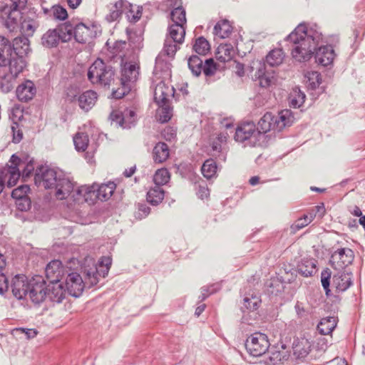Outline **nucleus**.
<instances>
[{
	"label": "nucleus",
	"mask_w": 365,
	"mask_h": 365,
	"mask_svg": "<svg viewBox=\"0 0 365 365\" xmlns=\"http://www.w3.org/2000/svg\"><path fill=\"white\" fill-rule=\"evenodd\" d=\"M331 276V272L329 268H326L321 273L322 285L325 291L327 296H329L331 292L329 289Z\"/></svg>",
	"instance_id": "53"
},
{
	"label": "nucleus",
	"mask_w": 365,
	"mask_h": 365,
	"mask_svg": "<svg viewBox=\"0 0 365 365\" xmlns=\"http://www.w3.org/2000/svg\"><path fill=\"white\" fill-rule=\"evenodd\" d=\"M35 184L45 189H55L56 196L66 199L73 190L72 182L61 173L48 166L38 167L34 177Z\"/></svg>",
	"instance_id": "2"
},
{
	"label": "nucleus",
	"mask_w": 365,
	"mask_h": 365,
	"mask_svg": "<svg viewBox=\"0 0 365 365\" xmlns=\"http://www.w3.org/2000/svg\"><path fill=\"white\" fill-rule=\"evenodd\" d=\"M270 346L268 337L261 332L251 334L245 341L247 352L253 356H260L268 351Z\"/></svg>",
	"instance_id": "8"
},
{
	"label": "nucleus",
	"mask_w": 365,
	"mask_h": 365,
	"mask_svg": "<svg viewBox=\"0 0 365 365\" xmlns=\"http://www.w3.org/2000/svg\"><path fill=\"white\" fill-rule=\"evenodd\" d=\"M164 198V190L160 186L155 185L147 193V200L153 205H158Z\"/></svg>",
	"instance_id": "37"
},
{
	"label": "nucleus",
	"mask_w": 365,
	"mask_h": 365,
	"mask_svg": "<svg viewBox=\"0 0 365 365\" xmlns=\"http://www.w3.org/2000/svg\"><path fill=\"white\" fill-rule=\"evenodd\" d=\"M98 35V28L96 25L87 26L83 23L73 25V37L79 43H89Z\"/></svg>",
	"instance_id": "13"
},
{
	"label": "nucleus",
	"mask_w": 365,
	"mask_h": 365,
	"mask_svg": "<svg viewBox=\"0 0 365 365\" xmlns=\"http://www.w3.org/2000/svg\"><path fill=\"white\" fill-rule=\"evenodd\" d=\"M116 187V185L113 182H108L107 183L97 185L96 187V197L101 201L108 200L113 194Z\"/></svg>",
	"instance_id": "26"
},
{
	"label": "nucleus",
	"mask_w": 365,
	"mask_h": 365,
	"mask_svg": "<svg viewBox=\"0 0 365 365\" xmlns=\"http://www.w3.org/2000/svg\"><path fill=\"white\" fill-rule=\"evenodd\" d=\"M66 287L68 293L75 297H79L85 287L82 276L77 272L68 274L66 278Z\"/></svg>",
	"instance_id": "14"
},
{
	"label": "nucleus",
	"mask_w": 365,
	"mask_h": 365,
	"mask_svg": "<svg viewBox=\"0 0 365 365\" xmlns=\"http://www.w3.org/2000/svg\"><path fill=\"white\" fill-rule=\"evenodd\" d=\"M67 293L68 292L64 287L63 282H48L47 284L46 297L53 302L61 303L66 297Z\"/></svg>",
	"instance_id": "17"
},
{
	"label": "nucleus",
	"mask_w": 365,
	"mask_h": 365,
	"mask_svg": "<svg viewBox=\"0 0 365 365\" xmlns=\"http://www.w3.org/2000/svg\"><path fill=\"white\" fill-rule=\"evenodd\" d=\"M202 173L207 179H210L215 176L217 173V165L214 160L208 159L205 161L202 168Z\"/></svg>",
	"instance_id": "45"
},
{
	"label": "nucleus",
	"mask_w": 365,
	"mask_h": 365,
	"mask_svg": "<svg viewBox=\"0 0 365 365\" xmlns=\"http://www.w3.org/2000/svg\"><path fill=\"white\" fill-rule=\"evenodd\" d=\"M19 11L20 10H12L9 8V13L6 21L7 24H9V22H11V26L18 24V19L20 16Z\"/></svg>",
	"instance_id": "61"
},
{
	"label": "nucleus",
	"mask_w": 365,
	"mask_h": 365,
	"mask_svg": "<svg viewBox=\"0 0 365 365\" xmlns=\"http://www.w3.org/2000/svg\"><path fill=\"white\" fill-rule=\"evenodd\" d=\"M73 38V24L66 22L56 28L48 29L41 37V45L48 48H55L61 42H68Z\"/></svg>",
	"instance_id": "6"
},
{
	"label": "nucleus",
	"mask_w": 365,
	"mask_h": 365,
	"mask_svg": "<svg viewBox=\"0 0 365 365\" xmlns=\"http://www.w3.org/2000/svg\"><path fill=\"white\" fill-rule=\"evenodd\" d=\"M8 65L9 68L7 69V71L17 78L19 74L22 72L24 68L26 67V63L24 56L13 54L11 58L9 59Z\"/></svg>",
	"instance_id": "25"
},
{
	"label": "nucleus",
	"mask_w": 365,
	"mask_h": 365,
	"mask_svg": "<svg viewBox=\"0 0 365 365\" xmlns=\"http://www.w3.org/2000/svg\"><path fill=\"white\" fill-rule=\"evenodd\" d=\"M232 32V26L227 20L218 22L214 27V34L221 38H225Z\"/></svg>",
	"instance_id": "42"
},
{
	"label": "nucleus",
	"mask_w": 365,
	"mask_h": 365,
	"mask_svg": "<svg viewBox=\"0 0 365 365\" xmlns=\"http://www.w3.org/2000/svg\"><path fill=\"white\" fill-rule=\"evenodd\" d=\"M139 75V65L137 62L130 61L123 64L120 82L122 86H128L137 81Z\"/></svg>",
	"instance_id": "16"
},
{
	"label": "nucleus",
	"mask_w": 365,
	"mask_h": 365,
	"mask_svg": "<svg viewBox=\"0 0 365 365\" xmlns=\"http://www.w3.org/2000/svg\"><path fill=\"white\" fill-rule=\"evenodd\" d=\"M128 118L127 115H124V113L120 110L112 111L109 116L111 123H115V126H120L123 128H130L133 125V120H128Z\"/></svg>",
	"instance_id": "28"
},
{
	"label": "nucleus",
	"mask_w": 365,
	"mask_h": 365,
	"mask_svg": "<svg viewBox=\"0 0 365 365\" xmlns=\"http://www.w3.org/2000/svg\"><path fill=\"white\" fill-rule=\"evenodd\" d=\"M130 6H123V13L125 14L127 19L130 22L135 23L138 21L142 15V9L136 5H133L127 1Z\"/></svg>",
	"instance_id": "40"
},
{
	"label": "nucleus",
	"mask_w": 365,
	"mask_h": 365,
	"mask_svg": "<svg viewBox=\"0 0 365 365\" xmlns=\"http://www.w3.org/2000/svg\"><path fill=\"white\" fill-rule=\"evenodd\" d=\"M130 6L127 4V1L119 0L112 6L110 14L107 15L106 19L108 21H114L118 20L123 13V6Z\"/></svg>",
	"instance_id": "39"
},
{
	"label": "nucleus",
	"mask_w": 365,
	"mask_h": 365,
	"mask_svg": "<svg viewBox=\"0 0 365 365\" xmlns=\"http://www.w3.org/2000/svg\"><path fill=\"white\" fill-rule=\"evenodd\" d=\"M169 34L173 42L182 43L185 38V30L183 25L173 24L169 27Z\"/></svg>",
	"instance_id": "38"
},
{
	"label": "nucleus",
	"mask_w": 365,
	"mask_h": 365,
	"mask_svg": "<svg viewBox=\"0 0 365 365\" xmlns=\"http://www.w3.org/2000/svg\"><path fill=\"white\" fill-rule=\"evenodd\" d=\"M30 280L24 274L16 275L11 281V291L17 299H22L28 295Z\"/></svg>",
	"instance_id": "15"
},
{
	"label": "nucleus",
	"mask_w": 365,
	"mask_h": 365,
	"mask_svg": "<svg viewBox=\"0 0 365 365\" xmlns=\"http://www.w3.org/2000/svg\"><path fill=\"white\" fill-rule=\"evenodd\" d=\"M334 57V50L330 45L320 46L316 50L314 54L316 63L323 66H327L332 63Z\"/></svg>",
	"instance_id": "19"
},
{
	"label": "nucleus",
	"mask_w": 365,
	"mask_h": 365,
	"mask_svg": "<svg viewBox=\"0 0 365 365\" xmlns=\"http://www.w3.org/2000/svg\"><path fill=\"white\" fill-rule=\"evenodd\" d=\"M153 154L155 163H163L169 157L168 145L163 142L158 143L153 148Z\"/></svg>",
	"instance_id": "32"
},
{
	"label": "nucleus",
	"mask_w": 365,
	"mask_h": 365,
	"mask_svg": "<svg viewBox=\"0 0 365 365\" xmlns=\"http://www.w3.org/2000/svg\"><path fill=\"white\" fill-rule=\"evenodd\" d=\"M10 9L12 10H21L25 8L27 0H10Z\"/></svg>",
	"instance_id": "62"
},
{
	"label": "nucleus",
	"mask_w": 365,
	"mask_h": 365,
	"mask_svg": "<svg viewBox=\"0 0 365 365\" xmlns=\"http://www.w3.org/2000/svg\"><path fill=\"white\" fill-rule=\"evenodd\" d=\"M235 139L241 143L248 140L249 143L253 146H255L257 141L260 140L253 122H245L240 124L236 129Z\"/></svg>",
	"instance_id": "11"
},
{
	"label": "nucleus",
	"mask_w": 365,
	"mask_h": 365,
	"mask_svg": "<svg viewBox=\"0 0 365 365\" xmlns=\"http://www.w3.org/2000/svg\"><path fill=\"white\" fill-rule=\"evenodd\" d=\"M46 277L48 282H61L63 275V267L60 260H52L45 269Z\"/></svg>",
	"instance_id": "18"
},
{
	"label": "nucleus",
	"mask_w": 365,
	"mask_h": 365,
	"mask_svg": "<svg viewBox=\"0 0 365 365\" xmlns=\"http://www.w3.org/2000/svg\"><path fill=\"white\" fill-rule=\"evenodd\" d=\"M297 272L305 277L312 276L316 272V261L313 259H303L297 265Z\"/></svg>",
	"instance_id": "30"
},
{
	"label": "nucleus",
	"mask_w": 365,
	"mask_h": 365,
	"mask_svg": "<svg viewBox=\"0 0 365 365\" xmlns=\"http://www.w3.org/2000/svg\"><path fill=\"white\" fill-rule=\"evenodd\" d=\"M97 93L91 90L86 91L78 97L79 107L86 110H89L96 103Z\"/></svg>",
	"instance_id": "23"
},
{
	"label": "nucleus",
	"mask_w": 365,
	"mask_h": 365,
	"mask_svg": "<svg viewBox=\"0 0 365 365\" xmlns=\"http://www.w3.org/2000/svg\"><path fill=\"white\" fill-rule=\"evenodd\" d=\"M282 351L277 350L276 347L272 348L268 352L269 357L265 362L268 364L276 365L281 363L284 360L287 359V351L284 350V346H282Z\"/></svg>",
	"instance_id": "36"
},
{
	"label": "nucleus",
	"mask_w": 365,
	"mask_h": 365,
	"mask_svg": "<svg viewBox=\"0 0 365 365\" xmlns=\"http://www.w3.org/2000/svg\"><path fill=\"white\" fill-rule=\"evenodd\" d=\"M16 331L20 332L21 334H24L26 339H32L34 338L37 335V331L36 329H24V328H19L16 329Z\"/></svg>",
	"instance_id": "64"
},
{
	"label": "nucleus",
	"mask_w": 365,
	"mask_h": 365,
	"mask_svg": "<svg viewBox=\"0 0 365 365\" xmlns=\"http://www.w3.org/2000/svg\"><path fill=\"white\" fill-rule=\"evenodd\" d=\"M311 350V344L306 338H296L292 343L293 354L297 359L306 357Z\"/></svg>",
	"instance_id": "20"
},
{
	"label": "nucleus",
	"mask_w": 365,
	"mask_h": 365,
	"mask_svg": "<svg viewBox=\"0 0 365 365\" xmlns=\"http://www.w3.org/2000/svg\"><path fill=\"white\" fill-rule=\"evenodd\" d=\"M30 191V187L27 185H22L13 190L11 197L16 200L29 197L27 193Z\"/></svg>",
	"instance_id": "54"
},
{
	"label": "nucleus",
	"mask_w": 365,
	"mask_h": 365,
	"mask_svg": "<svg viewBox=\"0 0 365 365\" xmlns=\"http://www.w3.org/2000/svg\"><path fill=\"white\" fill-rule=\"evenodd\" d=\"M87 76L92 83L109 87L114 81L115 70L110 65L98 58L89 67Z\"/></svg>",
	"instance_id": "5"
},
{
	"label": "nucleus",
	"mask_w": 365,
	"mask_h": 365,
	"mask_svg": "<svg viewBox=\"0 0 365 365\" xmlns=\"http://www.w3.org/2000/svg\"><path fill=\"white\" fill-rule=\"evenodd\" d=\"M244 307L250 310L254 311L258 309L259 304L261 302V299L257 294H248L245 297L244 299Z\"/></svg>",
	"instance_id": "49"
},
{
	"label": "nucleus",
	"mask_w": 365,
	"mask_h": 365,
	"mask_svg": "<svg viewBox=\"0 0 365 365\" xmlns=\"http://www.w3.org/2000/svg\"><path fill=\"white\" fill-rule=\"evenodd\" d=\"M321 39V34L308 29L305 24H300L287 37L294 47L292 50V57L299 62H306L315 54L316 47Z\"/></svg>",
	"instance_id": "1"
},
{
	"label": "nucleus",
	"mask_w": 365,
	"mask_h": 365,
	"mask_svg": "<svg viewBox=\"0 0 365 365\" xmlns=\"http://www.w3.org/2000/svg\"><path fill=\"white\" fill-rule=\"evenodd\" d=\"M9 163L11 165L7 164L6 166L0 168V194L6 185L8 187L16 185L21 176L19 168L21 166V159L14 154L11 155Z\"/></svg>",
	"instance_id": "7"
},
{
	"label": "nucleus",
	"mask_w": 365,
	"mask_h": 365,
	"mask_svg": "<svg viewBox=\"0 0 365 365\" xmlns=\"http://www.w3.org/2000/svg\"><path fill=\"white\" fill-rule=\"evenodd\" d=\"M294 122V116L290 110H283L274 117L271 113H266L259 120L256 128L259 139L269 130L282 131L285 127L290 126Z\"/></svg>",
	"instance_id": "4"
},
{
	"label": "nucleus",
	"mask_w": 365,
	"mask_h": 365,
	"mask_svg": "<svg viewBox=\"0 0 365 365\" xmlns=\"http://www.w3.org/2000/svg\"><path fill=\"white\" fill-rule=\"evenodd\" d=\"M314 215L310 214L304 215L302 217L297 219L291 226V232L292 233H295L298 230L302 229L303 227L307 226L310 224L314 217Z\"/></svg>",
	"instance_id": "46"
},
{
	"label": "nucleus",
	"mask_w": 365,
	"mask_h": 365,
	"mask_svg": "<svg viewBox=\"0 0 365 365\" xmlns=\"http://www.w3.org/2000/svg\"><path fill=\"white\" fill-rule=\"evenodd\" d=\"M126 46V42L123 41H119L115 42L113 48H112V52L115 55H119L123 50L125 48Z\"/></svg>",
	"instance_id": "63"
},
{
	"label": "nucleus",
	"mask_w": 365,
	"mask_h": 365,
	"mask_svg": "<svg viewBox=\"0 0 365 365\" xmlns=\"http://www.w3.org/2000/svg\"><path fill=\"white\" fill-rule=\"evenodd\" d=\"M47 284L44 278L40 275H36L30 279L28 295L33 303L39 304L46 297Z\"/></svg>",
	"instance_id": "10"
},
{
	"label": "nucleus",
	"mask_w": 365,
	"mask_h": 365,
	"mask_svg": "<svg viewBox=\"0 0 365 365\" xmlns=\"http://www.w3.org/2000/svg\"><path fill=\"white\" fill-rule=\"evenodd\" d=\"M170 173L166 169L158 170L154 175L155 185L161 186L168 182Z\"/></svg>",
	"instance_id": "52"
},
{
	"label": "nucleus",
	"mask_w": 365,
	"mask_h": 365,
	"mask_svg": "<svg viewBox=\"0 0 365 365\" xmlns=\"http://www.w3.org/2000/svg\"><path fill=\"white\" fill-rule=\"evenodd\" d=\"M80 95V91L78 87L76 86H70L66 88V101L72 103L75 101H78V97Z\"/></svg>",
	"instance_id": "55"
},
{
	"label": "nucleus",
	"mask_w": 365,
	"mask_h": 365,
	"mask_svg": "<svg viewBox=\"0 0 365 365\" xmlns=\"http://www.w3.org/2000/svg\"><path fill=\"white\" fill-rule=\"evenodd\" d=\"M333 282L336 289L344 292L352 284L351 274L339 272L337 274L334 275Z\"/></svg>",
	"instance_id": "27"
},
{
	"label": "nucleus",
	"mask_w": 365,
	"mask_h": 365,
	"mask_svg": "<svg viewBox=\"0 0 365 365\" xmlns=\"http://www.w3.org/2000/svg\"><path fill=\"white\" fill-rule=\"evenodd\" d=\"M234 56L233 47L230 44H220L215 53L217 60L220 62H228L232 60Z\"/></svg>",
	"instance_id": "33"
},
{
	"label": "nucleus",
	"mask_w": 365,
	"mask_h": 365,
	"mask_svg": "<svg viewBox=\"0 0 365 365\" xmlns=\"http://www.w3.org/2000/svg\"><path fill=\"white\" fill-rule=\"evenodd\" d=\"M160 106L161 108L158 112V120L162 123H167L173 115L172 109L168 103L160 105Z\"/></svg>",
	"instance_id": "51"
},
{
	"label": "nucleus",
	"mask_w": 365,
	"mask_h": 365,
	"mask_svg": "<svg viewBox=\"0 0 365 365\" xmlns=\"http://www.w3.org/2000/svg\"><path fill=\"white\" fill-rule=\"evenodd\" d=\"M336 324L334 317L324 318L317 326L319 332L323 335H328L332 332Z\"/></svg>",
	"instance_id": "41"
},
{
	"label": "nucleus",
	"mask_w": 365,
	"mask_h": 365,
	"mask_svg": "<svg viewBox=\"0 0 365 365\" xmlns=\"http://www.w3.org/2000/svg\"><path fill=\"white\" fill-rule=\"evenodd\" d=\"M305 98V94L299 88H295L290 96V104L294 108H299L304 103Z\"/></svg>",
	"instance_id": "48"
},
{
	"label": "nucleus",
	"mask_w": 365,
	"mask_h": 365,
	"mask_svg": "<svg viewBox=\"0 0 365 365\" xmlns=\"http://www.w3.org/2000/svg\"><path fill=\"white\" fill-rule=\"evenodd\" d=\"M13 55V49L9 41L0 36V67L6 68Z\"/></svg>",
	"instance_id": "22"
},
{
	"label": "nucleus",
	"mask_w": 365,
	"mask_h": 365,
	"mask_svg": "<svg viewBox=\"0 0 365 365\" xmlns=\"http://www.w3.org/2000/svg\"><path fill=\"white\" fill-rule=\"evenodd\" d=\"M88 136L85 133H77L73 137V143L78 151H85L88 145Z\"/></svg>",
	"instance_id": "47"
},
{
	"label": "nucleus",
	"mask_w": 365,
	"mask_h": 365,
	"mask_svg": "<svg viewBox=\"0 0 365 365\" xmlns=\"http://www.w3.org/2000/svg\"><path fill=\"white\" fill-rule=\"evenodd\" d=\"M173 43L174 42L173 41V40L171 41L166 39L164 43V52L166 53L167 56L170 57L173 56L175 54L178 48L177 45L174 44Z\"/></svg>",
	"instance_id": "58"
},
{
	"label": "nucleus",
	"mask_w": 365,
	"mask_h": 365,
	"mask_svg": "<svg viewBox=\"0 0 365 365\" xmlns=\"http://www.w3.org/2000/svg\"><path fill=\"white\" fill-rule=\"evenodd\" d=\"M354 259V252L350 248H340L331 255L329 263L332 268L342 270L352 264Z\"/></svg>",
	"instance_id": "12"
},
{
	"label": "nucleus",
	"mask_w": 365,
	"mask_h": 365,
	"mask_svg": "<svg viewBox=\"0 0 365 365\" xmlns=\"http://www.w3.org/2000/svg\"><path fill=\"white\" fill-rule=\"evenodd\" d=\"M172 21L174 24L183 25L186 23L185 11L181 7L178 6L174 9L170 13Z\"/></svg>",
	"instance_id": "50"
},
{
	"label": "nucleus",
	"mask_w": 365,
	"mask_h": 365,
	"mask_svg": "<svg viewBox=\"0 0 365 365\" xmlns=\"http://www.w3.org/2000/svg\"><path fill=\"white\" fill-rule=\"evenodd\" d=\"M189 69L195 76H200L202 71H203L206 77L213 76L217 70V63L215 62L213 58H207L203 61L197 56H191L187 61Z\"/></svg>",
	"instance_id": "9"
},
{
	"label": "nucleus",
	"mask_w": 365,
	"mask_h": 365,
	"mask_svg": "<svg viewBox=\"0 0 365 365\" xmlns=\"http://www.w3.org/2000/svg\"><path fill=\"white\" fill-rule=\"evenodd\" d=\"M112 259L103 256L98 263L91 257H86L81 265L83 280L88 288L96 285L101 278H105L110 270Z\"/></svg>",
	"instance_id": "3"
},
{
	"label": "nucleus",
	"mask_w": 365,
	"mask_h": 365,
	"mask_svg": "<svg viewBox=\"0 0 365 365\" xmlns=\"http://www.w3.org/2000/svg\"><path fill=\"white\" fill-rule=\"evenodd\" d=\"M11 47L13 54L17 56L26 55L29 50V41L26 37L15 38Z\"/></svg>",
	"instance_id": "35"
},
{
	"label": "nucleus",
	"mask_w": 365,
	"mask_h": 365,
	"mask_svg": "<svg viewBox=\"0 0 365 365\" xmlns=\"http://www.w3.org/2000/svg\"><path fill=\"white\" fill-rule=\"evenodd\" d=\"M16 77L7 71L6 68H0V90L4 93L11 91Z\"/></svg>",
	"instance_id": "24"
},
{
	"label": "nucleus",
	"mask_w": 365,
	"mask_h": 365,
	"mask_svg": "<svg viewBox=\"0 0 365 365\" xmlns=\"http://www.w3.org/2000/svg\"><path fill=\"white\" fill-rule=\"evenodd\" d=\"M38 25L33 20H25L24 23L22 24L23 29L29 34H33L34 32L36 31Z\"/></svg>",
	"instance_id": "60"
},
{
	"label": "nucleus",
	"mask_w": 365,
	"mask_h": 365,
	"mask_svg": "<svg viewBox=\"0 0 365 365\" xmlns=\"http://www.w3.org/2000/svg\"><path fill=\"white\" fill-rule=\"evenodd\" d=\"M283 61L282 49H273L266 56V63L272 67L280 65Z\"/></svg>",
	"instance_id": "43"
},
{
	"label": "nucleus",
	"mask_w": 365,
	"mask_h": 365,
	"mask_svg": "<svg viewBox=\"0 0 365 365\" xmlns=\"http://www.w3.org/2000/svg\"><path fill=\"white\" fill-rule=\"evenodd\" d=\"M267 288V292L271 294H277L280 292V287L282 284L278 280H272L266 284Z\"/></svg>",
	"instance_id": "59"
},
{
	"label": "nucleus",
	"mask_w": 365,
	"mask_h": 365,
	"mask_svg": "<svg viewBox=\"0 0 365 365\" xmlns=\"http://www.w3.org/2000/svg\"><path fill=\"white\" fill-rule=\"evenodd\" d=\"M255 76L259 79V85L262 88L269 87L274 81V76L265 71V65L262 63H259Z\"/></svg>",
	"instance_id": "34"
},
{
	"label": "nucleus",
	"mask_w": 365,
	"mask_h": 365,
	"mask_svg": "<svg viewBox=\"0 0 365 365\" xmlns=\"http://www.w3.org/2000/svg\"><path fill=\"white\" fill-rule=\"evenodd\" d=\"M96 187H97V184L96 183L92 185H82L78 187L76 194L77 195L83 197L84 201L93 203L96 200Z\"/></svg>",
	"instance_id": "31"
},
{
	"label": "nucleus",
	"mask_w": 365,
	"mask_h": 365,
	"mask_svg": "<svg viewBox=\"0 0 365 365\" xmlns=\"http://www.w3.org/2000/svg\"><path fill=\"white\" fill-rule=\"evenodd\" d=\"M36 91L34 83L30 81H27L25 83L17 87L16 96L20 101L27 102L34 98Z\"/></svg>",
	"instance_id": "21"
},
{
	"label": "nucleus",
	"mask_w": 365,
	"mask_h": 365,
	"mask_svg": "<svg viewBox=\"0 0 365 365\" xmlns=\"http://www.w3.org/2000/svg\"><path fill=\"white\" fill-rule=\"evenodd\" d=\"M53 17L58 20H65L68 17V13L66 9L59 5H55L51 9Z\"/></svg>",
	"instance_id": "56"
},
{
	"label": "nucleus",
	"mask_w": 365,
	"mask_h": 365,
	"mask_svg": "<svg viewBox=\"0 0 365 365\" xmlns=\"http://www.w3.org/2000/svg\"><path fill=\"white\" fill-rule=\"evenodd\" d=\"M193 50L199 55L205 56L210 50L209 42L203 36L196 38Z\"/></svg>",
	"instance_id": "44"
},
{
	"label": "nucleus",
	"mask_w": 365,
	"mask_h": 365,
	"mask_svg": "<svg viewBox=\"0 0 365 365\" xmlns=\"http://www.w3.org/2000/svg\"><path fill=\"white\" fill-rule=\"evenodd\" d=\"M170 91L169 87L163 82L159 83L154 91V99L155 101L160 105H165L168 103L169 92Z\"/></svg>",
	"instance_id": "29"
},
{
	"label": "nucleus",
	"mask_w": 365,
	"mask_h": 365,
	"mask_svg": "<svg viewBox=\"0 0 365 365\" xmlns=\"http://www.w3.org/2000/svg\"><path fill=\"white\" fill-rule=\"evenodd\" d=\"M16 206L19 210L27 212L31 207V200L29 197L16 200Z\"/></svg>",
	"instance_id": "57"
}]
</instances>
